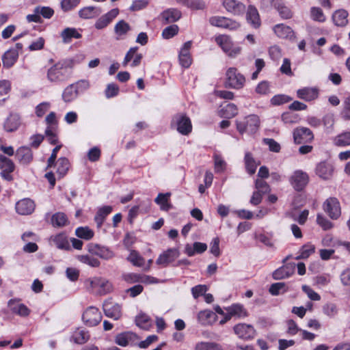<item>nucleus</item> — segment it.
<instances>
[{
    "label": "nucleus",
    "instance_id": "nucleus-1",
    "mask_svg": "<svg viewBox=\"0 0 350 350\" xmlns=\"http://www.w3.org/2000/svg\"><path fill=\"white\" fill-rule=\"evenodd\" d=\"M70 76V71L66 62H58L48 68L46 79L52 83L66 81Z\"/></svg>",
    "mask_w": 350,
    "mask_h": 350
},
{
    "label": "nucleus",
    "instance_id": "nucleus-2",
    "mask_svg": "<svg viewBox=\"0 0 350 350\" xmlns=\"http://www.w3.org/2000/svg\"><path fill=\"white\" fill-rule=\"evenodd\" d=\"M237 129L240 134L255 133L260 126V119L258 116L251 114L236 120Z\"/></svg>",
    "mask_w": 350,
    "mask_h": 350
},
{
    "label": "nucleus",
    "instance_id": "nucleus-3",
    "mask_svg": "<svg viewBox=\"0 0 350 350\" xmlns=\"http://www.w3.org/2000/svg\"><path fill=\"white\" fill-rule=\"evenodd\" d=\"M171 127L183 135H188L192 131L191 120L184 113H177L173 116Z\"/></svg>",
    "mask_w": 350,
    "mask_h": 350
},
{
    "label": "nucleus",
    "instance_id": "nucleus-4",
    "mask_svg": "<svg viewBox=\"0 0 350 350\" xmlns=\"http://www.w3.org/2000/svg\"><path fill=\"white\" fill-rule=\"evenodd\" d=\"M226 87L239 90L241 89L245 82V77L238 72L235 68H229L226 73Z\"/></svg>",
    "mask_w": 350,
    "mask_h": 350
},
{
    "label": "nucleus",
    "instance_id": "nucleus-5",
    "mask_svg": "<svg viewBox=\"0 0 350 350\" xmlns=\"http://www.w3.org/2000/svg\"><path fill=\"white\" fill-rule=\"evenodd\" d=\"M215 41L217 44L222 49L224 52H225L228 56L231 57H236L241 51V48L238 46H234L228 36H219L216 38Z\"/></svg>",
    "mask_w": 350,
    "mask_h": 350
},
{
    "label": "nucleus",
    "instance_id": "nucleus-6",
    "mask_svg": "<svg viewBox=\"0 0 350 350\" xmlns=\"http://www.w3.org/2000/svg\"><path fill=\"white\" fill-rule=\"evenodd\" d=\"M87 250L92 255L97 256L103 260H109L114 256V253L108 247L94 243L87 245Z\"/></svg>",
    "mask_w": 350,
    "mask_h": 350
},
{
    "label": "nucleus",
    "instance_id": "nucleus-7",
    "mask_svg": "<svg viewBox=\"0 0 350 350\" xmlns=\"http://www.w3.org/2000/svg\"><path fill=\"white\" fill-rule=\"evenodd\" d=\"M82 319L86 325L93 327L100 323L102 314L97 308L90 306L83 312Z\"/></svg>",
    "mask_w": 350,
    "mask_h": 350
},
{
    "label": "nucleus",
    "instance_id": "nucleus-8",
    "mask_svg": "<svg viewBox=\"0 0 350 350\" xmlns=\"http://www.w3.org/2000/svg\"><path fill=\"white\" fill-rule=\"evenodd\" d=\"M324 211L332 219H337L341 215V208L338 200L331 197L327 198L323 204Z\"/></svg>",
    "mask_w": 350,
    "mask_h": 350
},
{
    "label": "nucleus",
    "instance_id": "nucleus-9",
    "mask_svg": "<svg viewBox=\"0 0 350 350\" xmlns=\"http://www.w3.org/2000/svg\"><path fill=\"white\" fill-rule=\"evenodd\" d=\"M209 23L212 26L224 28L229 30H235L240 27L239 23L236 21L220 16L211 17L209 18Z\"/></svg>",
    "mask_w": 350,
    "mask_h": 350
},
{
    "label": "nucleus",
    "instance_id": "nucleus-10",
    "mask_svg": "<svg viewBox=\"0 0 350 350\" xmlns=\"http://www.w3.org/2000/svg\"><path fill=\"white\" fill-rule=\"evenodd\" d=\"M308 180V175L302 170H296L290 178L292 186L297 191H301L307 185Z\"/></svg>",
    "mask_w": 350,
    "mask_h": 350
},
{
    "label": "nucleus",
    "instance_id": "nucleus-11",
    "mask_svg": "<svg viewBox=\"0 0 350 350\" xmlns=\"http://www.w3.org/2000/svg\"><path fill=\"white\" fill-rule=\"evenodd\" d=\"M234 332L239 338L249 340L256 335V330L252 325L246 323H239L234 326Z\"/></svg>",
    "mask_w": 350,
    "mask_h": 350
},
{
    "label": "nucleus",
    "instance_id": "nucleus-12",
    "mask_svg": "<svg viewBox=\"0 0 350 350\" xmlns=\"http://www.w3.org/2000/svg\"><path fill=\"white\" fill-rule=\"evenodd\" d=\"M103 308L105 314L109 318L118 320L122 315L121 306L111 300L105 301L103 303Z\"/></svg>",
    "mask_w": 350,
    "mask_h": 350
},
{
    "label": "nucleus",
    "instance_id": "nucleus-13",
    "mask_svg": "<svg viewBox=\"0 0 350 350\" xmlns=\"http://www.w3.org/2000/svg\"><path fill=\"white\" fill-rule=\"evenodd\" d=\"M313 137L312 132L306 127L297 128L293 131L294 142L298 144L310 142Z\"/></svg>",
    "mask_w": 350,
    "mask_h": 350
},
{
    "label": "nucleus",
    "instance_id": "nucleus-14",
    "mask_svg": "<svg viewBox=\"0 0 350 350\" xmlns=\"http://www.w3.org/2000/svg\"><path fill=\"white\" fill-rule=\"evenodd\" d=\"M118 14L119 10L118 8L111 10L109 12L98 18L94 24L95 28L97 29H103L107 27L118 15Z\"/></svg>",
    "mask_w": 350,
    "mask_h": 350
},
{
    "label": "nucleus",
    "instance_id": "nucleus-15",
    "mask_svg": "<svg viewBox=\"0 0 350 350\" xmlns=\"http://www.w3.org/2000/svg\"><path fill=\"white\" fill-rule=\"evenodd\" d=\"M179 255L178 250L175 248L168 249L163 254H160L156 263L163 267H166L169 263L174 261Z\"/></svg>",
    "mask_w": 350,
    "mask_h": 350
},
{
    "label": "nucleus",
    "instance_id": "nucleus-16",
    "mask_svg": "<svg viewBox=\"0 0 350 350\" xmlns=\"http://www.w3.org/2000/svg\"><path fill=\"white\" fill-rule=\"evenodd\" d=\"M223 5L234 15H242L245 10V5L237 0H223Z\"/></svg>",
    "mask_w": 350,
    "mask_h": 350
},
{
    "label": "nucleus",
    "instance_id": "nucleus-17",
    "mask_svg": "<svg viewBox=\"0 0 350 350\" xmlns=\"http://www.w3.org/2000/svg\"><path fill=\"white\" fill-rule=\"evenodd\" d=\"M138 50V47H131L126 53L122 64L124 66H126L129 62L133 59L132 63L131 64V67H137L138 66L141 61L142 59L143 55L141 53H137V51Z\"/></svg>",
    "mask_w": 350,
    "mask_h": 350
},
{
    "label": "nucleus",
    "instance_id": "nucleus-18",
    "mask_svg": "<svg viewBox=\"0 0 350 350\" xmlns=\"http://www.w3.org/2000/svg\"><path fill=\"white\" fill-rule=\"evenodd\" d=\"M16 212L22 215H30L35 209L34 202L29 198H25L19 200L16 204Z\"/></svg>",
    "mask_w": 350,
    "mask_h": 350
},
{
    "label": "nucleus",
    "instance_id": "nucleus-19",
    "mask_svg": "<svg viewBox=\"0 0 350 350\" xmlns=\"http://www.w3.org/2000/svg\"><path fill=\"white\" fill-rule=\"evenodd\" d=\"M181 17V12L176 8H169L164 10L159 16V19L163 24L172 23L178 21Z\"/></svg>",
    "mask_w": 350,
    "mask_h": 350
},
{
    "label": "nucleus",
    "instance_id": "nucleus-20",
    "mask_svg": "<svg viewBox=\"0 0 350 350\" xmlns=\"http://www.w3.org/2000/svg\"><path fill=\"white\" fill-rule=\"evenodd\" d=\"M92 288H100V293L106 294L109 293L112 289L111 284L107 280L100 278H94L87 280Z\"/></svg>",
    "mask_w": 350,
    "mask_h": 350
},
{
    "label": "nucleus",
    "instance_id": "nucleus-21",
    "mask_svg": "<svg viewBox=\"0 0 350 350\" xmlns=\"http://www.w3.org/2000/svg\"><path fill=\"white\" fill-rule=\"evenodd\" d=\"M247 22L254 28L260 26V18L258 10L254 5H249L246 12Z\"/></svg>",
    "mask_w": 350,
    "mask_h": 350
},
{
    "label": "nucleus",
    "instance_id": "nucleus-22",
    "mask_svg": "<svg viewBox=\"0 0 350 350\" xmlns=\"http://www.w3.org/2000/svg\"><path fill=\"white\" fill-rule=\"evenodd\" d=\"M333 166L327 162H321L316 167V174L323 180L329 179L333 174Z\"/></svg>",
    "mask_w": 350,
    "mask_h": 350
},
{
    "label": "nucleus",
    "instance_id": "nucleus-23",
    "mask_svg": "<svg viewBox=\"0 0 350 350\" xmlns=\"http://www.w3.org/2000/svg\"><path fill=\"white\" fill-rule=\"evenodd\" d=\"M16 157L20 163L23 165L29 164L33 159L31 150L26 146H22L17 149Z\"/></svg>",
    "mask_w": 350,
    "mask_h": 350
},
{
    "label": "nucleus",
    "instance_id": "nucleus-24",
    "mask_svg": "<svg viewBox=\"0 0 350 350\" xmlns=\"http://www.w3.org/2000/svg\"><path fill=\"white\" fill-rule=\"evenodd\" d=\"M18 58L17 49H9L2 56L3 66L5 68H12Z\"/></svg>",
    "mask_w": 350,
    "mask_h": 350
},
{
    "label": "nucleus",
    "instance_id": "nucleus-25",
    "mask_svg": "<svg viewBox=\"0 0 350 350\" xmlns=\"http://www.w3.org/2000/svg\"><path fill=\"white\" fill-rule=\"evenodd\" d=\"M295 264H287L273 271L274 280H282L290 277L294 273Z\"/></svg>",
    "mask_w": 350,
    "mask_h": 350
},
{
    "label": "nucleus",
    "instance_id": "nucleus-26",
    "mask_svg": "<svg viewBox=\"0 0 350 350\" xmlns=\"http://www.w3.org/2000/svg\"><path fill=\"white\" fill-rule=\"evenodd\" d=\"M217 315L210 310H204L198 314V322L202 325H212L217 320Z\"/></svg>",
    "mask_w": 350,
    "mask_h": 350
},
{
    "label": "nucleus",
    "instance_id": "nucleus-27",
    "mask_svg": "<svg viewBox=\"0 0 350 350\" xmlns=\"http://www.w3.org/2000/svg\"><path fill=\"white\" fill-rule=\"evenodd\" d=\"M319 92L315 88H304L297 91V97L306 101H311L318 97Z\"/></svg>",
    "mask_w": 350,
    "mask_h": 350
},
{
    "label": "nucleus",
    "instance_id": "nucleus-28",
    "mask_svg": "<svg viewBox=\"0 0 350 350\" xmlns=\"http://www.w3.org/2000/svg\"><path fill=\"white\" fill-rule=\"evenodd\" d=\"M102 13V10L98 7L87 6L79 11V16L83 19H90L98 16Z\"/></svg>",
    "mask_w": 350,
    "mask_h": 350
},
{
    "label": "nucleus",
    "instance_id": "nucleus-29",
    "mask_svg": "<svg viewBox=\"0 0 350 350\" xmlns=\"http://www.w3.org/2000/svg\"><path fill=\"white\" fill-rule=\"evenodd\" d=\"M12 312L22 317H27L29 314V308L23 304H18L15 299H10L8 303Z\"/></svg>",
    "mask_w": 350,
    "mask_h": 350
},
{
    "label": "nucleus",
    "instance_id": "nucleus-30",
    "mask_svg": "<svg viewBox=\"0 0 350 350\" xmlns=\"http://www.w3.org/2000/svg\"><path fill=\"white\" fill-rule=\"evenodd\" d=\"M348 15L345 10H338L332 14V21L336 26L345 27L348 23Z\"/></svg>",
    "mask_w": 350,
    "mask_h": 350
},
{
    "label": "nucleus",
    "instance_id": "nucleus-31",
    "mask_svg": "<svg viewBox=\"0 0 350 350\" xmlns=\"http://www.w3.org/2000/svg\"><path fill=\"white\" fill-rule=\"evenodd\" d=\"M225 309L229 312L232 317H235L238 319H242L248 315L247 310L244 308L243 306L240 304H232Z\"/></svg>",
    "mask_w": 350,
    "mask_h": 350
},
{
    "label": "nucleus",
    "instance_id": "nucleus-32",
    "mask_svg": "<svg viewBox=\"0 0 350 350\" xmlns=\"http://www.w3.org/2000/svg\"><path fill=\"white\" fill-rule=\"evenodd\" d=\"M112 211V206H104L98 208L95 217L94 221L97 228H100L105 221L107 216Z\"/></svg>",
    "mask_w": 350,
    "mask_h": 350
},
{
    "label": "nucleus",
    "instance_id": "nucleus-33",
    "mask_svg": "<svg viewBox=\"0 0 350 350\" xmlns=\"http://www.w3.org/2000/svg\"><path fill=\"white\" fill-rule=\"evenodd\" d=\"M20 117L17 114H10L4 123V129L8 132H13L20 126Z\"/></svg>",
    "mask_w": 350,
    "mask_h": 350
},
{
    "label": "nucleus",
    "instance_id": "nucleus-34",
    "mask_svg": "<svg viewBox=\"0 0 350 350\" xmlns=\"http://www.w3.org/2000/svg\"><path fill=\"white\" fill-rule=\"evenodd\" d=\"M273 31L278 37L280 38H291L294 36L292 29L284 24H278L274 26Z\"/></svg>",
    "mask_w": 350,
    "mask_h": 350
},
{
    "label": "nucleus",
    "instance_id": "nucleus-35",
    "mask_svg": "<svg viewBox=\"0 0 350 350\" xmlns=\"http://www.w3.org/2000/svg\"><path fill=\"white\" fill-rule=\"evenodd\" d=\"M72 340L79 345L85 343L90 338V334L85 329L77 328L72 334Z\"/></svg>",
    "mask_w": 350,
    "mask_h": 350
},
{
    "label": "nucleus",
    "instance_id": "nucleus-36",
    "mask_svg": "<svg viewBox=\"0 0 350 350\" xmlns=\"http://www.w3.org/2000/svg\"><path fill=\"white\" fill-rule=\"evenodd\" d=\"M78 95L79 94L75 88V85L72 83L64 90L62 98L65 103H70L75 100Z\"/></svg>",
    "mask_w": 350,
    "mask_h": 350
},
{
    "label": "nucleus",
    "instance_id": "nucleus-37",
    "mask_svg": "<svg viewBox=\"0 0 350 350\" xmlns=\"http://www.w3.org/2000/svg\"><path fill=\"white\" fill-rule=\"evenodd\" d=\"M238 113V109L233 103H228L219 111V115L224 118H232Z\"/></svg>",
    "mask_w": 350,
    "mask_h": 350
},
{
    "label": "nucleus",
    "instance_id": "nucleus-38",
    "mask_svg": "<svg viewBox=\"0 0 350 350\" xmlns=\"http://www.w3.org/2000/svg\"><path fill=\"white\" fill-rule=\"evenodd\" d=\"M52 241L55 246L59 249L65 250H70V243L67 239V237L63 233L55 235L52 239Z\"/></svg>",
    "mask_w": 350,
    "mask_h": 350
},
{
    "label": "nucleus",
    "instance_id": "nucleus-39",
    "mask_svg": "<svg viewBox=\"0 0 350 350\" xmlns=\"http://www.w3.org/2000/svg\"><path fill=\"white\" fill-rule=\"evenodd\" d=\"M244 162L247 172L251 175L254 174L256 172V167L259 165V163L256 161L252 154L249 152L245 154Z\"/></svg>",
    "mask_w": 350,
    "mask_h": 350
},
{
    "label": "nucleus",
    "instance_id": "nucleus-40",
    "mask_svg": "<svg viewBox=\"0 0 350 350\" xmlns=\"http://www.w3.org/2000/svg\"><path fill=\"white\" fill-rule=\"evenodd\" d=\"M170 193H159L155 198L154 202L160 205L161 209L163 211H169L172 208V205L169 203Z\"/></svg>",
    "mask_w": 350,
    "mask_h": 350
},
{
    "label": "nucleus",
    "instance_id": "nucleus-41",
    "mask_svg": "<svg viewBox=\"0 0 350 350\" xmlns=\"http://www.w3.org/2000/svg\"><path fill=\"white\" fill-rule=\"evenodd\" d=\"M61 36L64 42L68 43L71 41L72 38H81V34L75 28L67 27L62 31Z\"/></svg>",
    "mask_w": 350,
    "mask_h": 350
},
{
    "label": "nucleus",
    "instance_id": "nucleus-42",
    "mask_svg": "<svg viewBox=\"0 0 350 350\" xmlns=\"http://www.w3.org/2000/svg\"><path fill=\"white\" fill-rule=\"evenodd\" d=\"M131 30V27L128 23L124 21V20H121L118 21L115 27L114 31L116 34L118 36V39L122 38L129 31Z\"/></svg>",
    "mask_w": 350,
    "mask_h": 350
},
{
    "label": "nucleus",
    "instance_id": "nucleus-43",
    "mask_svg": "<svg viewBox=\"0 0 350 350\" xmlns=\"http://www.w3.org/2000/svg\"><path fill=\"white\" fill-rule=\"evenodd\" d=\"M135 337V334L132 332H124L119 334L116 337V342L122 347H126Z\"/></svg>",
    "mask_w": 350,
    "mask_h": 350
},
{
    "label": "nucleus",
    "instance_id": "nucleus-44",
    "mask_svg": "<svg viewBox=\"0 0 350 350\" xmlns=\"http://www.w3.org/2000/svg\"><path fill=\"white\" fill-rule=\"evenodd\" d=\"M77 258L81 262L88 265L91 267H98L100 265V262L97 258L88 254L79 255Z\"/></svg>",
    "mask_w": 350,
    "mask_h": 350
},
{
    "label": "nucleus",
    "instance_id": "nucleus-45",
    "mask_svg": "<svg viewBox=\"0 0 350 350\" xmlns=\"http://www.w3.org/2000/svg\"><path fill=\"white\" fill-rule=\"evenodd\" d=\"M57 172L59 176H64L69 170L70 163L67 158L61 157L59 158L57 163Z\"/></svg>",
    "mask_w": 350,
    "mask_h": 350
},
{
    "label": "nucleus",
    "instance_id": "nucleus-46",
    "mask_svg": "<svg viewBox=\"0 0 350 350\" xmlns=\"http://www.w3.org/2000/svg\"><path fill=\"white\" fill-rule=\"evenodd\" d=\"M334 144L337 146H350V131L338 135L334 139Z\"/></svg>",
    "mask_w": 350,
    "mask_h": 350
},
{
    "label": "nucleus",
    "instance_id": "nucleus-47",
    "mask_svg": "<svg viewBox=\"0 0 350 350\" xmlns=\"http://www.w3.org/2000/svg\"><path fill=\"white\" fill-rule=\"evenodd\" d=\"M68 223L66 215L63 213H55L51 217V224L54 227H63Z\"/></svg>",
    "mask_w": 350,
    "mask_h": 350
},
{
    "label": "nucleus",
    "instance_id": "nucleus-48",
    "mask_svg": "<svg viewBox=\"0 0 350 350\" xmlns=\"http://www.w3.org/2000/svg\"><path fill=\"white\" fill-rule=\"evenodd\" d=\"M75 234L80 239L85 240L91 239L94 235V231L88 226L79 227L75 230Z\"/></svg>",
    "mask_w": 350,
    "mask_h": 350
},
{
    "label": "nucleus",
    "instance_id": "nucleus-49",
    "mask_svg": "<svg viewBox=\"0 0 350 350\" xmlns=\"http://www.w3.org/2000/svg\"><path fill=\"white\" fill-rule=\"evenodd\" d=\"M196 350H223L221 346L213 342H200L196 345Z\"/></svg>",
    "mask_w": 350,
    "mask_h": 350
},
{
    "label": "nucleus",
    "instance_id": "nucleus-50",
    "mask_svg": "<svg viewBox=\"0 0 350 350\" xmlns=\"http://www.w3.org/2000/svg\"><path fill=\"white\" fill-rule=\"evenodd\" d=\"M314 246L310 243L303 245L299 250L300 254L295 257V259L300 260L308 258L312 253L314 252Z\"/></svg>",
    "mask_w": 350,
    "mask_h": 350
},
{
    "label": "nucleus",
    "instance_id": "nucleus-51",
    "mask_svg": "<svg viewBox=\"0 0 350 350\" xmlns=\"http://www.w3.org/2000/svg\"><path fill=\"white\" fill-rule=\"evenodd\" d=\"M323 312L329 318H334L338 314V310L336 304L329 302L323 305Z\"/></svg>",
    "mask_w": 350,
    "mask_h": 350
},
{
    "label": "nucleus",
    "instance_id": "nucleus-52",
    "mask_svg": "<svg viewBox=\"0 0 350 350\" xmlns=\"http://www.w3.org/2000/svg\"><path fill=\"white\" fill-rule=\"evenodd\" d=\"M14 164L10 159L0 154V169L2 171L13 172L14 170Z\"/></svg>",
    "mask_w": 350,
    "mask_h": 350
},
{
    "label": "nucleus",
    "instance_id": "nucleus-53",
    "mask_svg": "<svg viewBox=\"0 0 350 350\" xmlns=\"http://www.w3.org/2000/svg\"><path fill=\"white\" fill-rule=\"evenodd\" d=\"M133 265L142 267L144 263V259L135 251H132L127 258Z\"/></svg>",
    "mask_w": 350,
    "mask_h": 350
},
{
    "label": "nucleus",
    "instance_id": "nucleus-54",
    "mask_svg": "<svg viewBox=\"0 0 350 350\" xmlns=\"http://www.w3.org/2000/svg\"><path fill=\"white\" fill-rule=\"evenodd\" d=\"M178 32V27L172 25L165 27L162 31V36L165 39H170L176 35Z\"/></svg>",
    "mask_w": 350,
    "mask_h": 350
},
{
    "label": "nucleus",
    "instance_id": "nucleus-55",
    "mask_svg": "<svg viewBox=\"0 0 350 350\" xmlns=\"http://www.w3.org/2000/svg\"><path fill=\"white\" fill-rule=\"evenodd\" d=\"M292 98L284 94H278L271 99V103L273 105H280L291 101Z\"/></svg>",
    "mask_w": 350,
    "mask_h": 350
},
{
    "label": "nucleus",
    "instance_id": "nucleus-56",
    "mask_svg": "<svg viewBox=\"0 0 350 350\" xmlns=\"http://www.w3.org/2000/svg\"><path fill=\"white\" fill-rule=\"evenodd\" d=\"M317 222L325 230H329L333 227L332 223L321 214L317 215Z\"/></svg>",
    "mask_w": 350,
    "mask_h": 350
},
{
    "label": "nucleus",
    "instance_id": "nucleus-57",
    "mask_svg": "<svg viewBox=\"0 0 350 350\" xmlns=\"http://www.w3.org/2000/svg\"><path fill=\"white\" fill-rule=\"evenodd\" d=\"M311 17L313 20L319 22H324L325 21V16L319 8H311Z\"/></svg>",
    "mask_w": 350,
    "mask_h": 350
},
{
    "label": "nucleus",
    "instance_id": "nucleus-58",
    "mask_svg": "<svg viewBox=\"0 0 350 350\" xmlns=\"http://www.w3.org/2000/svg\"><path fill=\"white\" fill-rule=\"evenodd\" d=\"M73 84L78 94L84 92L90 87V81L85 79L79 80Z\"/></svg>",
    "mask_w": 350,
    "mask_h": 350
},
{
    "label": "nucleus",
    "instance_id": "nucleus-59",
    "mask_svg": "<svg viewBox=\"0 0 350 350\" xmlns=\"http://www.w3.org/2000/svg\"><path fill=\"white\" fill-rule=\"evenodd\" d=\"M81 0H62L61 8L64 12L71 10L80 3Z\"/></svg>",
    "mask_w": 350,
    "mask_h": 350
},
{
    "label": "nucleus",
    "instance_id": "nucleus-60",
    "mask_svg": "<svg viewBox=\"0 0 350 350\" xmlns=\"http://www.w3.org/2000/svg\"><path fill=\"white\" fill-rule=\"evenodd\" d=\"M135 322L136 325L142 329H147L150 325L149 317L146 314L138 315L135 319Z\"/></svg>",
    "mask_w": 350,
    "mask_h": 350
},
{
    "label": "nucleus",
    "instance_id": "nucleus-61",
    "mask_svg": "<svg viewBox=\"0 0 350 350\" xmlns=\"http://www.w3.org/2000/svg\"><path fill=\"white\" fill-rule=\"evenodd\" d=\"M285 284L284 282H277L271 285L269 292L272 295H278L282 292L285 291Z\"/></svg>",
    "mask_w": 350,
    "mask_h": 350
},
{
    "label": "nucleus",
    "instance_id": "nucleus-62",
    "mask_svg": "<svg viewBox=\"0 0 350 350\" xmlns=\"http://www.w3.org/2000/svg\"><path fill=\"white\" fill-rule=\"evenodd\" d=\"M256 191L265 194L270 191L269 185L262 179H257L255 183Z\"/></svg>",
    "mask_w": 350,
    "mask_h": 350
},
{
    "label": "nucleus",
    "instance_id": "nucleus-63",
    "mask_svg": "<svg viewBox=\"0 0 350 350\" xmlns=\"http://www.w3.org/2000/svg\"><path fill=\"white\" fill-rule=\"evenodd\" d=\"M277 10L280 16L284 19L291 18L293 16L291 10L284 5L279 4L277 7Z\"/></svg>",
    "mask_w": 350,
    "mask_h": 350
},
{
    "label": "nucleus",
    "instance_id": "nucleus-64",
    "mask_svg": "<svg viewBox=\"0 0 350 350\" xmlns=\"http://www.w3.org/2000/svg\"><path fill=\"white\" fill-rule=\"evenodd\" d=\"M341 115L344 120H350V96L347 97L344 102V109Z\"/></svg>",
    "mask_w": 350,
    "mask_h": 350
}]
</instances>
